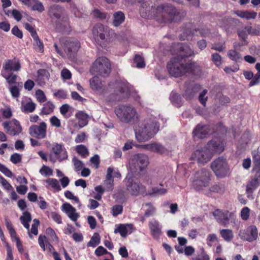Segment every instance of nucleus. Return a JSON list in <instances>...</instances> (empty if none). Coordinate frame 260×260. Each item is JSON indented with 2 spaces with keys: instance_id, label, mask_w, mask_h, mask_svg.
I'll use <instances>...</instances> for the list:
<instances>
[{
  "instance_id": "1",
  "label": "nucleus",
  "mask_w": 260,
  "mask_h": 260,
  "mask_svg": "<svg viewBox=\"0 0 260 260\" xmlns=\"http://www.w3.org/2000/svg\"><path fill=\"white\" fill-rule=\"evenodd\" d=\"M176 9L172 6L164 4L153 7L150 6L148 2H144L141 5L140 13L145 18H155L158 21L164 22H171L175 19Z\"/></svg>"
},
{
  "instance_id": "2",
  "label": "nucleus",
  "mask_w": 260,
  "mask_h": 260,
  "mask_svg": "<svg viewBox=\"0 0 260 260\" xmlns=\"http://www.w3.org/2000/svg\"><path fill=\"white\" fill-rule=\"evenodd\" d=\"M167 69L169 74L174 77H179L190 72L196 74L201 70L195 62L184 63L178 56L175 57L168 63Z\"/></svg>"
},
{
  "instance_id": "3",
  "label": "nucleus",
  "mask_w": 260,
  "mask_h": 260,
  "mask_svg": "<svg viewBox=\"0 0 260 260\" xmlns=\"http://www.w3.org/2000/svg\"><path fill=\"white\" fill-rule=\"evenodd\" d=\"M158 131V125L154 117L144 120L142 125L135 132L136 138L139 142H145L154 137Z\"/></svg>"
},
{
  "instance_id": "4",
  "label": "nucleus",
  "mask_w": 260,
  "mask_h": 260,
  "mask_svg": "<svg viewBox=\"0 0 260 260\" xmlns=\"http://www.w3.org/2000/svg\"><path fill=\"white\" fill-rule=\"evenodd\" d=\"M119 120L124 123L133 124L140 120V115L135 107L129 105H121L115 109Z\"/></svg>"
},
{
  "instance_id": "5",
  "label": "nucleus",
  "mask_w": 260,
  "mask_h": 260,
  "mask_svg": "<svg viewBox=\"0 0 260 260\" xmlns=\"http://www.w3.org/2000/svg\"><path fill=\"white\" fill-rule=\"evenodd\" d=\"M113 92L106 98L108 102H120L128 98L131 93V86L125 81H116L113 85Z\"/></svg>"
},
{
  "instance_id": "6",
  "label": "nucleus",
  "mask_w": 260,
  "mask_h": 260,
  "mask_svg": "<svg viewBox=\"0 0 260 260\" xmlns=\"http://www.w3.org/2000/svg\"><path fill=\"white\" fill-rule=\"evenodd\" d=\"M149 164L148 155L144 153L136 154L129 160V171L133 175H138L147 169Z\"/></svg>"
},
{
  "instance_id": "7",
  "label": "nucleus",
  "mask_w": 260,
  "mask_h": 260,
  "mask_svg": "<svg viewBox=\"0 0 260 260\" xmlns=\"http://www.w3.org/2000/svg\"><path fill=\"white\" fill-rule=\"evenodd\" d=\"M49 13L52 19H56L57 23L65 29L70 27L69 17L65 10L61 6L54 5L50 7Z\"/></svg>"
},
{
  "instance_id": "8",
  "label": "nucleus",
  "mask_w": 260,
  "mask_h": 260,
  "mask_svg": "<svg viewBox=\"0 0 260 260\" xmlns=\"http://www.w3.org/2000/svg\"><path fill=\"white\" fill-rule=\"evenodd\" d=\"M90 72L96 76L107 77L111 72V63L106 57H100L93 62Z\"/></svg>"
},
{
  "instance_id": "9",
  "label": "nucleus",
  "mask_w": 260,
  "mask_h": 260,
  "mask_svg": "<svg viewBox=\"0 0 260 260\" xmlns=\"http://www.w3.org/2000/svg\"><path fill=\"white\" fill-rule=\"evenodd\" d=\"M211 172L207 169H202L194 174L193 186L197 190H203L209 185L211 180Z\"/></svg>"
},
{
  "instance_id": "10",
  "label": "nucleus",
  "mask_w": 260,
  "mask_h": 260,
  "mask_svg": "<svg viewBox=\"0 0 260 260\" xmlns=\"http://www.w3.org/2000/svg\"><path fill=\"white\" fill-rule=\"evenodd\" d=\"M133 174H128L125 178L127 191L133 196H137L145 192V187L139 182L136 181Z\"/></svg>"
},
{
  "instance_id": "11",
  "label": "nucleus",
  "mask_w": 260,
  "mask_h": 260,
  "mask_svg": "<svg viewBox=\"0 0 260 260\" xmlns=\"http://www.w3.org/2000/svg\"><path fill=\"white\" fill-rule=\"evenodd\" d=\"M60 42L64 52L69 58L75 56L80 47V43L78 40L73 38H61Z\"/></svg>"
},
{
  "instance_id": "12",
  "label": "nucleus",
  "mask_w": 260,
  "mask_h": 260,
  "mask_svg": "<svg viewBox=\"0 0 260 260\" xmlns=\"http://www.w3.org/2000/svg\"><path fill=\"white\" fill-rule=\"evenodd\" d=\"M211 168L216 176L224 177L229 172L230 169L225 158L219 157L211 163Z\"/></svg>"
},
{
  "instance_id": "13",
  "label": "nucleus",
  "mask_w": 260,
  "mask_h": 260,
  "mask_svg": "<svg viewBox=\"0 0 260 260\" xmlns=\"http://www.w3.org/2000/svg\"><path fill=\"white\" fill-rule=\"evenodd\" d=\"M213 215L216 221L224 226H227L229 224L230 218L233 220V223L237 225L240 223V221L234 218V214L230 213L228 211H223L220 209H216L213 212Z\"/></svg>"
},
{
  "instance_id": "14",
  "label": "nucleus",
  "mask_w": 260,
  "mask_h": 260,
  "mask_svg": "<svg viewBox=\"0 0 260 260\" xmlns=\"http://www.w3.org/2000/svg\"><path fill=\"white\" fill-rule=\"evenodd\" d=\"M111 31L108 27L102 24H96L92 29L94 39L100 43L108 42Z\"/></svg>"
},
{
  "instance_id": "15",
  "label": "nucleus",
  "mask_w": 260,
  "mask_h": 260,
  "mask_svg": "<svg viewBox=\"0 0 260 260\" xmlns=\"http://www.w3.org/2000/svg\"><path fill=\"white\" fill-rule=\"evenodd\" d=\"M68 156V153L63 145L56 143L52 147L51 153L49 154V160L53 163L57 160L60 162L67 159Z\"/></svg>"
},
{
  "instance_id": "16",
  "label": "nucleus",
  "mask_w": 260,
  "mask_h": 260,
  "mask_svg": "<svg viewBox=\"0 0 260 260\" xmlns=\"http://www.w3.org/2000/svg\"><path fill=\"white\" fill-rule=\"evenodd\" d=\"M29 134L38 139H45L47 135V124L43 121L39 125H31L29 128Z\"/></svg>"
},
{
  "instance_id": "17",
  "label": "nucleus",
  "mask_w": 260,
  "mask_h": 260,
  "mask_svg": "<svg viewBox=\"0 0 260 260\" xmlns=\"http://www.w3.org/2000/svg\"><path fill=\"white\" fill-rule=\"evenodd\" d=\"M212 157L211 153L209 152L206 147L197 150L191 156V159L197 161L199 164L203 165L209 161Z\"/></svg>"
},
{
  "instance_id": "18",
  "label": "nucleus",
  "mask_w": 260,
  "mask_h": 260,
  "mask_svg": "<svg viewBox=\"0 0 260 260\" xmlns=\"http://www.w3.org/2000/svg\"><path fill=\"white\" fill-rule=\"evenodd\" d=\"M2 125L7 133L11 136L19 134L22 131V127L18 121L13 119L11 121H6L2 123Z\"/></svg>"
},
{
  "instance_id": "19",
  "label": "nucleus",
  "mask_w": 260,
  "mask_h": 260,
  "mask_svg": "<svg viewBox=\"0 0 260 260\" xmlns=\"http://www.w3.org/2000/svg\"><path fill=\"white\" fill-rule=\"evenodd\" d=\"M206 148L212 157L215 154L221 153L224 149L223 142L219 139L212 140L207 143Z\"/></svg>"
},
{
  "instance_id": "20",
  "label": "nucleus",
  "mask_w": 260,
  "mask_h": 260,
  "mask_svg": "<svg viewBox=\"0 0 260 260\" xmlns=\"http://www.w3.org/2000/svg\"><path fill=\"white\" fill-rule=\"evenodd\" d=\"M21 223L23 226L28 231L29 236L30 238H32V236L30 234H32L35 235L38 234V227L35 225H31L30 232H29V222L31 220V217L30 214L28 212H25L23 213V215L20 218Z\"/></svg>"
},
{
  "instance_id": "21",
  "label": "nucleus",
  "mask_w": 260,
  "mask_h": 260,
  "mask_svg": "<svg viewBox=\"0 0 260 260\" xmlns=\"http://www.w3.org/2000/svg\"><path fill=\"white\" fill-rule=\"evenodd\" d=\"M239 235L242 239L251 242L257 238L258 235L257 230L255 225H250L246 229L245 232L240 231Z\"/></svg>"
},
{
  "instance_id": "22",
  "label": "nucleus",
  "mask_w": 260,
  "mask_h": 260,
  "mask_svg": "<svg viewBox=\"0 0 260 260\" xmlns=\"http://www.w3.org/2000/svg\"><path fill=\"white\" fill-rule=\"evenodd\" d=\"M62 210L68 216L72 221L76 222L80 217V215L76 212V209L69 203H64L61 206Z\"/></svg>"
},
{
  "instance_id": "23",
  "label": "nucleus",
  "mask_w": 260,
  "mask_h": 260,
  "mask_svg": "<svg viewBox=\"0 0 260 260\" xmlns=\"http://www.w3.org/2000/svg\"><path fill=\"white\" fill-rule=\"evenodd\" d=\"M113 168L109 167L107 169V173L106 176V179L104 181L103 185L106 191H111L113 189L114 180L112 177Z\"/></svg>"
},
{
  "instance_id": "24",
  "label": "nucleus",
  "mask_w": 260,
  "mask_h": 260,
  "mask_svg": "<svg viewBox=\"0 0 260 260\" xmlns=\"http://www.w3.org/2000/svg\"><path fill=\"white\" fill-rule=\"evenodd\" d=\"M20 68L21 65L19 60L15 58L13 60H6L3 65V69L5 71H18Z\"/></svg>"
},
{
  "instance_id": "25",
  "label": "nucleus",
  "mask_w": 260,
  "mask_h": 260,
  "mask_svg": "<svg viewBox=\"0 0 260 260\" xmlns=\"http://www.w3.org/2000/svg\"><path fill=\"white\" fill-rule=\"evenodd\" d=\"M210 129L208 125H198L193 132V135L197 137L203 139L210 133Z\"/></svg>"
},
{
  "instance_id": "26",
  "label": "nucleus",
  "mask_w": 260,
  "mask_h": 260,
  "mask_svg": "<svg viewBox=\"0 0 260 260\" xmlns=\"http://www.w3.org/2000/svg\"><path fill=\"white\" fill-rule=\"evenodd\" d=\"M177 48L179 50V54L178 56L182 58L187 57L194 55L193 50L187 44H178Z\"/></svg>"
},
{
  "instance_id": "27",
  "label": "nucleus",
  "mask_w": 260,
  "mask_h": 260,
  "mask_svg": "<svg viewBox=\"0 0 260 260\" xmlns=\"http://www.w3.org/2000/svg\"><path fill=\"white\" fill-rule=\"evenodd\" d=\"M90 85L93 90L97 91L100 93H105V88L104 87L102 81L97 76L90 80Z\"/></svg>"
},
{
  "instance_id": "28",
  "label": "nucleus",
  "mask_w": 260,
  "mask_h": 260,
  "mask_svg": "<svg viewBox=\"0 0 260 260\" xmlns=\"http://www.w3.org/2000/svg\"><path fill=\"white\" fill-rule=\"evenodd\" d=\"M133 226L131 224H121L115 229L114 233H119L122 237H125L127 234L132 232Z\"/></svg>"
},
{
  "instance_id": "29",
  "label": "nucleus",
  "mask_w": 260,
  "mask_h": 260,
  "mask_svg": "<svg viewBox=\"0 0 260 260\" xmlns=\"http://www.w3.org/2000/svg\"><path fill=\"white\" fill-rule=\"evenodd\" d=\"M38 243L39 246L44 251L47 249L49 252H51L54 250L52 245L46 240V237L44 235H40L38 238Z\"/></svg>"
},
{
  "instance_id": "30",
  "label": "nucleus",
  "mask_w": 260,
  "mask_h": 260,
  "mask_svg": "<svg viewBox=\"0 0 260 260\" xmlns=\"http://www.w3.org/2000/svg\"><path fill=\"white\" fill-rule=\"evenodd\" d=\"M149 225L153 236L157 238L161 233V227L158 222L156 220H152L149 222Z\"/></svg>"
},
{
  "instance_id": "31",
  "label": "nucleus",
  "mask_w": 260,
  "mask_h": 260,
  "mask_svg": "<svg viewBox=\"0 0 260 260\" xmlns=\"http://www.w3.org/2000/svg\"><path fill=\"white\" fill-rule=\"evenodd\" d=\"M185 32L189 35L197 36L200 34L202 37H206L209 35L210 31L208 28H202L198 29H191V28L188 27L186 30Z\"/></svg>"
},
{
  "instance_id": "32",
  "label": "nucleus",
  "mask_w": 260,
  "mask_h": 260,
  "mask_svg": "<svg viewBox=\"0 0 260 260\" xmlns=\"http://www.w3.org/2000/svg\"><path fill=\"white\" fill-rule=\"evenodd\" d=\"M76 117L78 119L80 127H83L88 124L89 116L86 113L79 111L76 114Z\"/></svg>"
},
{
  "instance_id": "33",
  "label": "nucleus",
  "mask_w": 260,
  "mask_h": 260,
  "mask_svg": "<svg viewBox=\"0 0 260 260\" xmlns=\"http://www.w3.org/2000/svg\"><path fill=\"white\" fill-rule=\"evenodd\" d=\"M219 234L221 238L226 242H231L234 237L232 230L229 229H224L220 230Z\"/></svg>"
},
{
  "instance_id": "34",
  "label": "nucleus",
  "mask_w": 260,
  "mask_h": 260,
  "mask_svg": "<svg viewBox=\"0 0 260 260\" xmlns=\"http://www.w3.org/2000/svg\"><path fill=\"white\" fill-rule=\"evenodd\" d=\"M201 89V86L198 84H193L187 87L185 91V95L188 99L192 98L194 95Z\"/></svg>"
},
{
  "instance_id": "35",
  "label": "nucleus",
  "mask_w": 260,
  "mask_h": 260,
  "mask_svg": "<svg viewBox=\"0 0 260 260\" xmlns=\"http://www.w3.org/2000/svg\"><path fill=\"white\" fill-rule=\"evenodd\" d=\"M260 182V179L258 177H254L249 180L246 186V192L247 193L251 192L257 186Z\"/></svg>"
},
{
  "instance_id": "36",
  "label": "nucleus",
  "mask_w": 260,
  "mask_h": 260,
  "mask_svg": "<svg viewBox=\"0 0 260 260\" xmlns=\"http://www.w3.org/2000/svg\"><path fill=\"white\" fill-rule=\"evenodd\" d=\"M124 19L125 16L123 12H116L113 14V24L115 26H118L124 21Z\"/></svg>"
},
{
  "instance_id": "37",
  "label": "nucleus",
  "mask_w": 260,
  "mask_h": 260,
  "mask_svg": "<svg viewBox=\"0 0 260 260\" xmlns=\"http://www.w3.org/2000/svg\"><path fill=\"white\" fill-rule=\"evenodd\" d=\"M36 107V104L31 101L21 103V110L24 112L31 113L34 111Z\"/></svg>"
},
{
  "instance_id": "38",
  "label": "nucleus",
  "mask_w": 260,
  "mask_h": 260,
  "mask_svg": "<svg viewBox=\"0 0 260 260\" xmlns=\"http://www.w3.org/2000/svg\"><path fill=\"white\" fill-rule=\"evenodd\" d=\"M55 106L50 101L47 102L43 105V107L40 112L41 115H48L52 113Z\"/></svg>"
},
{
  "instance_id": "39",
  "label": "nucleus",
  "mask_w": 260,
  "mask_h": 260,
  "mask_svg": "<svg viewBox=\"0 0 260 260\" xmlns=\"http://www.w3.org/2000/svg\"><path fill=\"white\" fill-rule=\"evenodd\" d=\"M229 57L235 62L240 61L242 60V57L240 53L235 49L230 50L228 52Z\"/></svg>"
},
{
  "instance_id": "40",
  "label": "nucleus",
  "mask_w": 260,
  "mask_h": 260,
  "mask_svg": "<svg viewBox=\"0 0 260 260\" xmlns=\"http://www.w3.org/2000/svg\"><path fill=\"white\" fill-rule=\"evenodd\" d=\"M167 149L161 144L157 143H152L151 152L163 154L165 153Z\"/></svg>"
},
{
  "instance_id": "41",
  "label": "nucleus",
  "mask_w": 260,
  "mask_h": 260,
  "mask_svg": "<svg viewBox=\"0 0 260 260\" xmlns=\"http://www.w3.org/2000/svg\"><path fill=\"white\" fill-rule=\"evenodd\" d=\"M237 15L241 18H246L247 19H254L256 16V13L249 12L247 11H238L236 13Z\"/></svg>"
},
{
  "instance_id": "42",
  "label": "nucleus",
  "mask_w": 260,
  "mask_h": 260,
  "mask_svg": "<svg viewBox=\"0 0 260 260\" xmlns=\"http://www.w3.org/2000/svg\"><path fill=\"white\" fill-rule=\"evenodd\" d=\"M34 40V47L35 50L39 52H43L44 51V45L43 42L39 39L38 36L36 37L32 38Z\"/></svg>"
},
{
  "instance_id": "43",
  "label": "nucleus",
  "mask_w": 260,
  "mask_h": 260,
  "mask_svg": "<svg viewBox=\"0 0 260 260\" xmlns=\"http://www.w3.org/2000/svg\"><path fill=\"white\" fill-rule=\"evenodd\" d=\"M210 192L223 193L225 191L224 186L222 184H215L210 187Z\"/></svg>"
},
{
  "instance_id": "44",
  "label": "nucleus",
  "mask_w": 260,
  "mask_h": 260,
  "mask_svg": "<svg viewBox=\"0 0 260 260\" xmlns=\"http://www.w3.org/2000/svg\"><path fill=\"white\" fill-rule=\"evenodd\" d=\"M76 150L78 153L81 155L83 157H86L89 155V151L83 145H79L76 146Z\"/></svg>"
},
{
  "instance_id": "45",
  "label": "nucleus",
  "mask_w": 260,
  "mask_h": 260,
  "mask_svg": "<svg viewBox=\"0 0 260 260\" xmlns=\"http://www.w3.org/2000/svg\"><path fill=\"white\" fill-rule=\"evenodd\" d=\"M100 242V236L98 233H94L91 237L90 241L88 243L87 246L95 247Z\"/></svg>"
},
{
  "instance_id": "46",
  "label": "nucleus",
  "mask_w": 260,
  "mask_h": 260,
  "mask_svg": "<svg viewBox=\"0 0 260 260\" xmlns=\"http://www.w3.org/2000/svg\"><path fill=\"white\" fill-rule=\"evenodd\" d=\"M46 182L49 185L51 186L56 191H58L61 190L59 183L56 179L53 178H48L46 180Z\"/></svg>"
},
{
  "instance_id": "47",
  "label": "nucleus",
  "mask_w": 260,
  "mask_h": 260,
  "mask_svg": "<svg viewBox=\"0 0 260 260\" xmlns=\"http://www.w3.org/2000/svg\"><path fill=\"white\" fill-rule=\"evenodd\" d=\"M171 100L176 106L180 107L182 103V98L181 96L176 93L172 92L171 95Z\"/></svg>"
},
{
  "instance_id": "48",
  "label": "nucleus",
  "mask_w": 260,
  "mask_h": 260,
  "mask_svg": "<svg viewBox=\"0 0 260 260\" xmlns=\"http://www.w3.org/2000/svg\"><path fill=\"white\" fill-rule=\"evenodd\" d=\"M134 63L136 64V66L139 68H143L145 66L143 58L139 55H135Z\"/></svg>"
},
{
  "instance_id": "49",
  "label": "nucleus",
  "mask_w": 260,
  "mask_h": 260,
  "mask_svg": "<svg viewBox=\"0 0 260 260\" xmlns=\"http://www.w3.org/2000/svg\"><path fill=\"white\" fill-rule=\"evenodd\" d=\"M72 162L74 164L75 171L78 172L82 170L83 167V163L81 160L74 157L72 159Z\"/></svg>"
},
{
  "instance_id": "50",
  "label": "nucleus",
  "mask_w": 260,
  "mask_h": 260,
  "mask_svg": "<svg viewBox=\"0 0 260 260\" xmlns=\"http://www.w3.org/2000/svg\"><path fill=\"white\" fill-rule=\"evenodd\" d=\"M35 95L37 101L40 103H44L47 100L46 95L44 92L41 89L36 90Z\"/></svg>"
},
{
  "instance_id": "51",
  "label": "nucleus",
  "mask_w": 260,
  "mask_h": 260,
  "mask_svg": "<svg viewBox=\"0 0 260 260\" xmlns=\"http://www.w3.org/2000/svg\"><path fill=\"white\" fill-rule=\"evenodd\" d=\"M2 75L6 79L9 84H12L16 82L17 77L16 75L11 73L9 75H7L5 73H3Z\"/></svg>"
},
{
  "instance_id": "52",
  "label": "nucleus",
  "mask_w": 260,
  "mask_h": 260,
  "mask_svg": "<svg viewBox=\"0 0 260 260\" xmlns=\"http://www.w3.org/2000/svg\"><path fill=\"white\" fill-rule=\"evenodd\" d=\"M250 215V209L247 207H245L241 211L240 216L242 220H247Z\"/></svg>"
},
{
  "instance_id": "53",
  "label": "nucleus",
  "mask_w": 260,
  "mask_h": 260,
  "mask_svg": "<svg viewBox=\"0 0 260 260\" xmlns=\"http://www.w3.org/2000/svg\"><path fill=\"white\" fill-rule=\"evenodd\" d=\"M46 233L50 236V238L51 241H55L56 243L58 241V239L56 235L55 232L51 228H48L46 229Z\"/></svg>"
},
{
  "instance_id": "54",
  "label": "nucleus",
  "mask_w": 260,
  "mask_h": 260,
  "mask_svg": "<svg viewBox=\"0 0 260 260\" xmlns=\"http://www.w3.org/2000/svg\"><path fill=\"white\" fill-rule=\"evenodd\" d=\"M211 57L212 61L217 67H219L221 64V56L219 54L217 53H213Z\"/></svg>"
},
{
  "instance_id": "55",
  "label": "nucleus",
  "mask_w": 260,
  "mask_h": 260,
  "mask_svg": "<svg viewBox=\"0 0 260 260\" xmlns=\"http://www.w3.org/2000/svg\"><path fill=\"white\" fill-rule=\"evenodd\" d=\"M238 34L239 37L245 42L244 44H247V42H246V40L247 38L248 33H247L246 26H245L244 28L239 30L238 31Z\"/></svg>"
},
{
  "instance_id": "56",
  "label": "nucleus",
  "mask_w": 260,
  "mask_h": 260,
  "mask_svg": "<svg viewBox=\"0 0 260 260\" xmlns=\"http://www.w3.org/2000/svg\"><path fill=\"white\" fill-rule=\"evenodd\" d=\"M64 196L67 198L73 200L78 204L79 207L81 206V203L80 202L79 199L76 196H75L71 191L69 190L65 191Z\"/></svg>"
},
{
  "instance_id": "57",
  "label": "nucleus",
  "mask_w": 260,
  "mask_h": 260,
  "mask_svg": "<svg viewBox=\"0 0 260 260\" xmlns=\"http://www.w3.org/2000/svg\"><path fill=\"white\" fill-rule=\"evenodd\" d=\"M207 243L209 246L211 247L212 243L218 241L217 235L215 234H209L207 238Z\"/></svg>"
},
{
  "instance_id": "58",
  "label": "nucleus",
  "mask_w": 260,
  "mask_h": 260,
  "mask_svg": "<svg viewBox=\"0 0 260 260\" xmlns=\"http://www.w3.org/2000/svg\"><path fill=\"white\" fill-rule=\"evenodd\" d=\"M34 10H37L40 12H43L44 10V7L43 4L38 0H36V2L31 6Z\"/></svg>"
},
{
  "instance_id": "59",
  "label": "nucleus",
  "mask_w": 260,
  "mask_h": 260,
  "mask_svg": "<svg viewBox=\"0 0 260 260\" xmlns=\"http://www.w3.org/2000/svg\"><path fill=\"white\" fill-rule=\"evenodd\" d=\"M207 93V90L204 89L199 95V100L200 103L204 106H206V103L208 99V97L206 96Z\"/></svg>"
},
{
  "instance_id": "60",
  "label": "nucleus",
  "mask_w": 260,
  "mask_h": 260,
  "mask_svg": "<svg viewBox=\"0 0 260 260\" xmlns=\"http://www.w3.org/2000/svg\"><path fill=\"white\" fill-rule=\"evenodd\" d=\"M146 206L148 207L147 209L145 211V216L148 217L151 216L155 211V209L150 203H147Z\"/></svg>"
},
{
  "instance_id": "61",
  "label": "nucleus",
  "mask_w": 260,
  "mask_h": 260,
  "mask_svg": "<svg viewBox=\"0 0 260 260\" xmlns=\"http://www.w3.org/2000/svg\"><path fill=\"white\" fill-rule=\"evenodd\" d=\"M122 206L120 205H116L113 206L112 208V213L114 216H116L122 212Z\"/></svg>"
},
{
  "instance_id": "62",
  "label": "nucleus",
  "mask_w": 260,
  "mask_h": 260,
  "mask_svg": "<svg viewBox=\"0 0 260 260\" xmlns=\"http://www.w3.org/2000/svg\"><path fill=\"white\" fill-rule=\"evenodd\" d=\"M201 254L196 257L193 258V260H209V257L205 252L204 248H201Z\"/></svg>"
},
{
  "instance_id": "63",
  "label": "nucleus",
  "mask_w": 260,
  "mask_h": 260,
  "mask_svg": "<svg viewBox=\"0 0 260 260\" xmlns=\"http://www.w3.org/2000/svg\"><path fill=\"white\" fill-rule=\"evenodd\" d=\"M152 192L156 195L162 196L167 192V190L164 188H158L155 187L152 189Z\"/></svg>"
},
{
  "instance_id": "64",
  "label": "nucleus",
  "mask_w": 260,
  "mask_h": 260,
  "mask_svg": "<svg viewBox=\"0 0 260 260\" xmlns=\"http://www.w3.org/2000/svg\"><path fill=\"white\" fill-rule=\"evenodd\" d=\"M253 161L255 166H260V152L253 153Z\"/></svg>"
}]
</instances>
